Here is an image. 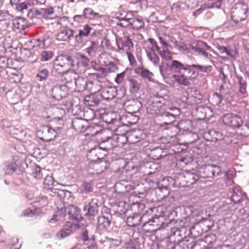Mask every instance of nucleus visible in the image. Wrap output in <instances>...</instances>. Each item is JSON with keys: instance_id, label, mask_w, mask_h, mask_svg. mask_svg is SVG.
Wrapping results in <instances>:
<instances>
[{"instance_id": "obj_1", "label": "nucleus", "mask_w": 249, "mask_h": 249, "mask_svg": "<svg viewBox=\"0 0 249 249\" xmlns=\"http://www.w3.org/2000/svg\"><path fill=\"white\" fill-rule=\"evenodd\" d=\"M191 67L200 71L207 73L210 72L212 69L211 66H202L198 64L184 65L177 60H173L169 66L172 71L178 73L173 75L175 81L178 84L184 86H189L191 84L190 81L196 79L198 75V73Z\"/></svg>"}, {"instance_id": "obj_2", "label": "nucleus", "mask_w": 249, "mask_h": 249, "mask_svg": "<svg viewBox=\"0 0 249 249\" xmlns=\"http://www.w3.org/2000/svg\"><path fill=\"white\" fill-rule=\"evenodd\" d=\"M166 102V99L161 96L151 97L149 104L147 107V113L156 116L165 115L166 116H169L171 115L175 117L174 115L165 111V105Z\"/></svg>"}, {"instance_id": "obj_3", "label": "nucleus", "mask_w": 249, "mask_h": 249, "mask_svg": "<svg viewBox=\"0 0 249 249\" xmlns=\"http://www.w3.org/2000/svg\"><path fill=\"white\" fill-rule=\"evenodd\" d=\"M72 60L67 55H59L54 61L52 72L56 76H59L71 68Z\"/></svg>"}, {"instance_id": "obj_4", "label": "nucleus", "mask_w": 249, "mask_h": 249, "mask_svg": "<svg viewBox=\"0 0 249 249\" xmlns=\"http://www.w3.org/2000/svg\"><path fill=\"white\" fill-rule=\"evenodd\" d=\"M248 5L245 2H240L235 5L232 8L231 13V18L236 23L245 20L247 17Z\"/></svg>"}, {"instance_id": "obj_5", "label": "nucleus", "mask_w": 249, "mask_h": 249, "mask_svg": "<svg viewBox=\"0 0 249 249\" xmlns=\"http://www.w3.org/2000/svg\"><path fill=\"white\" fill-rule=\"evenodd\" d=\"M125 135L127 142L130 143L141 142V144L143 146H146L149 144L146 134L141 130H132Z\"/></svg>"}, {"instance_id": "obj_6", "label": "nucleus", "mask_w": 249, "mask_h": 249, "mask_svg": "<svg viewBox=\"0 0 249 249\" xmlns=\"http://www.w3.org/2000/svg\"><path fill=\"white\" fill-rule=\"evenodd\" d=\"M221 119L224 124L231 127L237 128L242 124L241 118L233 113H229L224 114Z\"/></svg>"}, {"instance_id": "obj_7", "label": "nucleus", "mask_w": 249, "mask_h": 249, "mask_svg": "<svg viewBox=\"0 0 249 249\" xmlns=\"http://www.w3.org/2000/svg\"><path fill=\"white\" fill-rule=\"evenodd\" d=\"M110 144L107 145L105 147H102L103 150L108 151L115 147H121L127 142L126 137L125 134L114 135L109 140Z\"/></svg>"}, {"instance_id": "obj_8", "label": "nucleus", "mask_w": 249, "mask_h": 249, "mask_svg": "<svg viewBox=\"0 0 249 249\" xmlns=\"http://www.w3.org/2000/svg\"><path fill=\"white\" fill-rule=\"evenodd\" d=\"M187 102L190 105H198L201 103L203 96L200 92L195 88H189L187 90Z\"/></svg>"}, {"instance_id": "obj_9", "label": "nucleus", "mask_w": 249, "mask_h": 249, "mask_svg": "<svg viewBox=\"0 0 249 249\" xmlns=\"http://www.w3.org/2000/svg\"><path fill=\"white\" fill-rule=\"evenodd\" d=\"M117 89L110 87L104 88L101 89L100 95L105 100L109 101L114 99L117 95Z\"/></svg>"}, {"instance_id": "obj_10", "label": "nucleus", "mask_w": 249, "mask_h": 249, "mask_svg": "<svg viewBox=\"0 0 249 249\" xmlns=\"http://www.w3.org/2000/svg\"><path fill=\"white\" fill-rule=\"evenodd\" d=\"M111 132L109 130L103 129L102 130H96L94 133L91 134V136H97L98 139H100L102 142L109 143L111 139Z\"/></svg>"}, {"instance_id": "obj_11", "label": "nucleus", "mask_w": 249, "mask_h": 249, "mask_svg": "<svg viewBox=\"0 0 249 249\" xmlns=\"http://www.w3.org/2000/svg\"><path fill=\"white\" fill-rule=\"evenodd\" d=\"M135 72L150 82H153L154 80L153 73L143 67H137L135 69Z\"/></svg>"}, {"instance_id": "obj_12", "label": "nucleus", "mask_w": 249, "mask_h": 249, "mask_svg": "<svg viewBox=\"0 0 249 249\" xmlns=\"http://www.w3.org/2000/svg\"><path fill=\"white\" fill-rule=\"evenodd\" d=\"M219 169L216 166L207 165L202 167L200 171V177L202 178H213L215 176V169Z\"/></svg>"}, {"instance_id": "obj_13", "label": "nucleus", "mask_w": 249, "mask_h": 249, "mask_svg": "<svg viewBox=\"0 0 249 249\" xmlns=\"http://www.w3.org/2000/svg\"><path fill=\"white\" fill-rule=\"evenodd\" d=\"M42 134V139L46 141H50L53 140L57 135L55 130L50 127L49 125L43 127Z\"/></svg>"}, {"instance_id": "obj_14", "label": "nucleus", "mask_w": 249, "mask_h": 249, "mask_svg": "<svg viewBox=\"0 0 249 249\" xmlns=\"http://www.w3.org/2000/svg\"><path fill=\"white\" fill-rule=\"evenodd\" d=\"M72 232V224L71 223L68 222L64 228L56 233V236L58 239H61L69 236Z\"/></svg>"}, {"instance_id": "obj_15", "label": "nucleus", "mask_w": 249, "mask_h": 249, "mask_svg": "<svg viewBox=\"0 0 249 249\" xmlns=\"http://www.w3.org/2000/svg\"><path fill=\"white\" fill-rule=\"evenodd\" d=\"M73 36V30L64 28L57 35V39L60 41H67Z\"/></svg>"}, {"instance_id": "obj_16", "label": "nucleus", "mask_w": 249, "mask_h": 249, "mask_svg": "<svg viewBox=\"0 0 249 249\" xmlns=\"http://www.w3.org/2000/svg\"><path fill=\"white\" fill-rule=\"evenodd\" d=\"M148 220L151 222V224L152 225V227L150 228H145V231L146 232L152 233L153 232H155L160 229L161 227V224L160 222L159 217H156L149 218H148Z\"/></svg>"}, {"instance_id": "obj_17", "label": "nucleus", "mask_w": 249, "mask_h": 249, "mask_svg": "<svg viewBox=\"0 0 249 249\" xmlns=\"http://www.w3.org/2000/svg\"><path fill=\"white\" fill-rule=\"evenodd\" d=\"M61 76V80L65 83L72 82L76 80V73L72 71L66 70L65 72L59 74Z\"/></svg>"}, {"instance_id": "obj_18", "label": "nucleus", "mask_w": 249, "mask_h": 249, "mask_svg": "<svg viewBox=\"0 0 249 249\" xmlns=\"http://www.w3.org/2000/svg\"><path fill=\"white\" fill-rule=\"evenodd\" d=\"M86 123L81 119L76 118L72 121L73 128L78 132H84L86 129Z\"/></svg>"}, {"instance_id": "obj_19", "label": "nucleus", "mask_w": 249, "mask_h": 249, "mask_svg": "<svg viewBox=\"0 0 249 249\" xmlns=\"http://www.w3.org/2000/svg\"><path fill=\"white\" fill-rule=\"evenodd\" d=\"M231 199L234 203H239L245 199V196L239 188H235L233 190Z\"/></svg>"}, {"instance_id": "obj_20", "label": "nucleus", "mask_w": 249, "mask_h": 249, "mask_svg": "<svg viewBox=\"0 0 249 249\" xmlns=\"http://www.w3.org/2000/svg\"><path fill=\"white\" fill-rule=\"evenodd\" d=\"M13 26L15 29H18L19 31L24 30L29 27L26 20L25 18H18L14 20Z\"/></svg>"}, {"instance_id": "obj_21", "label": "nucleus", "mask_w": 249, "mask_h": 249, "mask_svg": "<svg viewBox=\"0 0 249 249\" xmlns=\"http://www.w3.org/2000/svg\"><path fill=\"white\" fill-rule=\"evenodd\" d=\"M184 178V181L189 184H193L195 183L199 178L196 174L192 173L189 171L185 172Z\"/></svg>"}, {"instance_id": "obj_22", "label": "nucleus", "mask_w": 249, "mask_h": 249, "mask_svg": "<svg viewBox=\"0 0 249 249\" xmlns=\"http://www.w3.org/2000/svg\"><path fill=\"white\" fill-rule=\"evenodd\" d=\"M177 126L180 131H187L192 127V123L188 120H181L178 123Z\"/></svg>"}, {"instance_id": "obj_23", "label": "nucleus", "mask_w": 249, "mask_h": 249, "mask_svg": "<svg viewBox=\"0 0 249 249\" xmlns=\"http://www.w3.org/2000/svg\"><path fill=\"white\" fill-rule=\"evenodd\" d=\"M83 16L85 18L89 19H93L97 18H100L99 14L95 12L90 8H85L83 11Z\"/></svg>"}, {"instance_id": "obj_24", "label": "nucleus", "mask_w": 249, "mask_h": 249, "mask_svg": "<svg viewBox=\"0 0 249 249\" xmlns=\"http://www.w3.org/2000/svg\"><path fill=\"white\" fill-rule=\"evenodd\" d=\"M68 214L72 219H78L80 217L79 209L72 205L69 206Z\"/></svg>"}, {"instance_id": "obj_25", "label": "nucleus", "mask_w": 249, "mask_h": 249, "mask_svg": "<svg viewBox=\"0 0 249 249\" xmlns=\"http://www.w3.org/2000/svg\"><path fill=\"white\" fill-rule=\"evenodd\" d=\"M128 82L130 91L131 93L138 92L140 89V84L138 81L134 78H130L128 80Z\"/></svg>"}, {"instance_id": "obj_26", "label": "nucleus", "mask_w": 249, "mask_h": 249, "mask_svg": "<svg viewBox=\"0 0 249 249\" xmlns=\"http://www.w3.org/2000/svg\"><path fill=\"white\" fill-rule=\"evenodd\" d=\"M84 211L86 212V214L89 216H94L98 212L97 207L91 205L90 203L85 206Z\"/></svg>"}, {"instance_id": "obj_27", "label": "nucleus", "mask_w": 249, "mask_h": 249, "mask_svg": "<svg viewBox=\"0 0 249 249\" xmlns=\"http://www.w3.org/2000/svg\"><path fill=\"white\" fill-rule=\"evenodd\" d=\"M131 25L133 29L135 30H139L142 28L144 26V22L143 21L138 18H131Z\"/></svg>"}, {"instance_id": "obj_28", "label": "nucleus", "mask_w": 249, "mask_h": 249, "mask_svg": "<svg viewBox=\"0 0 249 249\" xmlns=\"http://www.w3.org/2000/svg\"><path fill=\"white\" fill-rule=\"evenodd\" d=\"M75 84L79 91H83L86 89L87 81L83 78H78L75 81Z\"/></svg>"}, {"instance_id": "obj_29", "label": "nucleus", "mask_w": 249, "mask_h": 249, "mask_svg": "<svg viewBox=\"0 0 249 249\" xmlns=\"http://www.w3.org/2000/svg\"><path fill=\"white\" fill-rule=\"evenodd\" d=\"M200 46H205L206 49H211V48L208 46L206 43L203 41H198L195 45H191L189 46V50L192 53H196Z\"/></svg>"}, {"instance_id": "obj_30", "label": "nucleus", "mask_w": 249, "mask_h": 249, "mask_svg": "<svg viewBox=\"0 0 249 249\" xmlns=\"http://www.w3.org/2000/svg\"><path fill=\"white\" fill-rule=\"evenodd\" d=\"M93 28L89 24H86L84 26L83 30L79 31L78 36L80 37L88 36L90 32L92 31Z\"/></svg>"}, {"instance_id": "obj_31", "label": "nucleus", "mask_w": 249, "mask_h": 249, "mask_svg": "<svg viewBox=\"0 0 249 249\" xmlns=\"http://www.w3.org/2000/svg\"><path fill=\"white\" fill-rule=\"evenodd\" d=\"M41 16L44 18H48L51 17L54 13V9L52 7H49L46 8H41Z\"/></svg>"}, {"instance_id": "obj_32", "label": "nucleus", "mask_w": 249, "mask_h": 249, "mask_svg": "<svg viewBox=\"0 0 249 249\" xmlns=\"http://www.w3.org/2000/svg\"><path fill=\"white\" fill-rule=\"evenodd\" d=\"M142 216L137 215L136 217L134 216H129L127 219V224L128 226L134 227L139 224L140 220H141Z\"/></svg>"}, {"instance_id": "obj_33", "label": "nucleus", "mask_w": 249, "mask_h": 249, "mask_svg": "<svg viewBox=\"0 0 249 249\" xmlns=\"http://www.w3.org/2000/svg\"><path fill=\"white\" fill-rule=\"evenodd\" d=\"M137 102L133 101L130 104L126 107L127 111L130 113H135L139 110V106H137Z\"/></svg>"}, {"instance_id": "obj_34", "label": "nucleus", "mask_w": 249, "mask_h": 249, "mask_svg": "<svg viewBox=\"0 0 249 249\" xmlns=\"http://www.w3.org/2000/svg\"><path fill=\"white\" fill-rule=\"evenodd\" d=\"M147 212L146 213H144L141 217V221L143 222L142 227L143 230L145 231V228H150L152 227V225L151 224V222L148 219V215L147 214Z\"/></svg>"}, {"instance_id": "obj_35", "label": "nucleus", "mask_w": 249, "mask_h": 249, "mask_svg": "<svg viewBox=\"0 0 249 249\" xmlns=\"http://www.w3.org/2000/svg\"><path fill=\"white\" fill-rule=\"evenodd\" d=\"M53 53L51 51H43L40 54V60L42 61H47L50 60L53 56Z\"/></svg>"}, {"instance_id": "obj_36", "label": "nucleus", "mask_w": 249, "mask_h": 249, "mask_svg": "<svg viewBox=\"0 0 249 249\" xmlns=\"http://www.w3.org/2000/svg\"><path fill=\"white\" fill-rule=\"evenodd\" d=\"M82 193H89L93 191V188L91 182L85 181L81 185Z\"/></svg>"}, {"instance_id": "obj_37", "label": "nucleus", "mask_w": 249, "mask_h": 249, "mask_svg": "<svg viewBox=\"0 0 249 249\" xmlns=\"http://www.w3.org/2000/svg\"><path fill=\"white\" fill-rule=\"evenodd\" d=\"M148 42L149 44L148 45V48H150L153 53L157 52L159 53L160 51V48L158 45V43L153 39H149Z\"/></svg>"}, {"instance_id": "obj_38", "label": "nucleus", "mask_w": 249, "mask_h": 249, "mask_svg": "<svg viewBox=\"0 0 249 249\" xmlns=\"http://www.w3.org/2000/svg\"><path fill=\"white\" fill-rule=\"evenodd\" d=\"M110 224V221L107 217L105 216H100L98 218V224L103 228H108Z\"/></svg>"}, {"instance_id": "obj_39", "label": "nucleus", "mask_w": 249, "mask_h": 249, "mask_svg": "<svg viewBox=\"0 0 249 249\" xmlns=\"http://www.w3.org/2000/svg\"><path fill=\"white\" fill-rule=\"evenodd\" d=\"M41 16V11L36 8L30 9L27 13V16L30 18H39Z\"/></svg>"}, {"instance_id": "obj_40", "label": "nucleus", "mask_w": 249, "mask_h": 249, "mask_svg": "<svg viewBox=\"0 0 249 249\" xmlns=\"http://www.w3.org/2000/svg\"><path fill=\"white\" fill-rule=\"evenodd\" d=\"M159 53L161 57L166 60H170L172 58V53L168 49H162V51H160Z\"/></svg>"}, {"instance_id": "obj_41", "label": "nucleus", "mask_w": 249, "mask_h": 249, "mask_svg": "<svg viewBox=\"0 0 249 249\" xmlns=\"http://www.w3.org/2000/svg\"><path fill=\"white\" fill-rule=\"evenodd\" d=\"M113 115V113H105L102 116V119L107 124H113L114 121H116V120L112 117Z\"/></svg>"}, {"instance_id": "obj_42", "label": "nucleus", "mask_w": 249, "mask_h": 249, "mask_svg": "<svg viewBox=\"0 0 249 249\" xmlns=\"http://www.w3.org/2000/svg\"><path fill=\"white\" fill-rule=\"evenodd\" d=\"M98 44L99 43L96 41H92L91 42L90 46L87 48L86 50L87 52L89 54H90L91 53H94L97 51L98 49Z\"/></svg>"}, {"instance_id": "obj_43", "label": "nucleus", "mask_w": 249, "mask_h": 249, "mask_svg": "<svg viewBox=\"0 0 249 249\" xmlns=\"http://www.w3.org/2000/svg\"><path fill=\"white\" fill-rule=\"evenodd\" d=\"M49 71L45 69L40 71L37 74L36 77L40 81L45 80L48 76Z\"/></svg>"}, {"instance_id": "obj_44", "label": "nucleus", "mask_w": 249, "mask_h": 249, "mask_svg": "<svg viewBox=\"0 0 249 249\" xmlns=\"http://www.w3.org/2000/svg\"><path fill=\"white\" fill-rule=\"evenodd\" d=\"M223 100L222 96L215 92L213 95V97L212 98V101L213 102V104L215 105H219Z\"/></svg>"}, {"instance_id": "obj_45", "label": "nucleus", "mask_w": 249, "mask_h": 249, "mask_svg": "<svg viewBox=\"0 0 249 249\" xmlns=\"http://www.w3.org/2000/svg\"><path fill=\"white\" fill-rule=\"evenodd\" d=\"M167 249H186L185 247V244H174L170 243L168 244Z\"/></svg>"}, {"instance_id": "obj_46", "label": "nucleus", "mask_w": 249, "mask_h": 249, "mask_svg": "<svg viewBox=\"0 0 249 249\" xmlns=\"http://www.w3.org/2000/svg\"><path fill=\"white\" fill-rule=\"evenodd\" d=\"M148 57L150 60L155 65L159 64L160 62V58L159 56L154 53H149L147 54Z\"/></svg>"}, {"instance_id": "obj_47", "label": "nucleus", "mask_w": 249, "mask_h": 249, "mask_svg": "<svg viewBox=\"0 0 249 249\" xmlns=\"http://www.w3.org/2000/svg\"><path fill=\"white\" fill-rule=\"evenodd\" d=\"M131 18H122L117 22V25L127 27L131 25Z\"/></svg>"}, {"instance_id": "obj_48", "label": "nucleus", "mask_w": 249, "mask_h": 249, "mask_svg": "<svg viewBox=\"0 0 249 249\" xmlns=\"http://www.w3.org/2000/svg\"><path fill=\"white\" fill-rule=\"evenodd\" d=\"M123 45L124 47H128V50L133 47V43L132 40L128 36L124 37L123 40Z\"/></svg>"}, {"instance_id": "obj_49", "label": "nucleus", "mask_w": 249, "mask_h": 249, "mask_svg": "<svg viewBox=\"0 0 249 249\" xmlns=\"http://www.w3.org/2000/svg\"><path fill=\"white\" fill-rule=\"evenodd\" d=\"M90 84L92 85V87L90 89L91 92L95 93L99 92L101 89L99 81H96L95 83L91 82Z\"/></svg>"}, {"instance_id": "obj_50", "label": "nucleus", "mask_w": 249, "mask_h": 249, "mask_svg": "<svg viewBox=\"0 0 249 249\" xmlns=\"http://www.w3.org/2000/svg\"><path fill=\"white\" fill-rule=\"evenodd\" d=\"M216 48L220 53H226L228 56H232V54L231 51L228 50L225 46L218 45Z\"/></svg>"}, {"instance_id": "obj_51", "label": "nucleus", "mask_w": 249, "mask_h": 249, "mask_svg": "<svg viewBox=\"0 0 249 249\" xmlns=\"http://www.w3.org/2000/svg\"><path fill=\"white\" fill-rule=\"evenodd\" d=\"M33 176L36 178H42L41 174V169L39 166H36L33 169Z\"/></svg>"}, {"instance_id": "obj_52", "label": "nucleus", "mask_w": 249, "mask_h": 249, "mask_svg": "<svg viewBox=\"0 0 249 249\" xmlns=\"http://www.w3.org/2000/svg\"><path fill=\"white\" fill-rule=\"evenodd\" d=\"M93 98V96H89L85 98V101L87 103V105L89 106H94L98 104V101H94Z\"/></svg>"}, {"instance_id": "obj_53", "label": "nucleus", "mask_w": 249, "mask_h": 249, "mask_svg": "<svg viewBox=\"0 0 249 249\" xmlns=\"http://www.w3.org/2000/svg\"><path fill=\"white\" fill-rule=\"evenodd\" d=\"M210 50H211V49H206L205 46H200L196 53L207 58L208 57V53L206 51Z\"/></svg>"}, {"instance_id": "obj_54", "label": "nucleus", "mask_w": 249, "mask_h": 249, "mask_svg": "<svg viewBox=\"0 0 249 249\" xmlns=\"http://www.w3.org/2000/svg\"><path fill=\"white\" fill-rule=\"evenodd\" d=\"M125 76V71H123L120 73H119L117 75L116 77L115 78V81L117 84L122 83L124 80V78Z\"/></svg>"}, {"instance_id": "obj_55", "label": "nucleus", "mask_w": 249, "mask_h": 249, "mask_svg": "<svg viewBox=\"0 0 249 249\" xmlns=\"http://www.w3.org/2000/svg\"><path fill=\"white\" fill-rule=\"evenodd\" d=\"M93 168L95 170V174H97L102 173L105 169V168H102L101 163H95L92 164Z\"/></svg>"}, {"instance_id": "obj_56", "label": "nucleus", "mask_w": 249, "mask_h": 249, "mask_svg": "<svg viewBox=\"0 0 249 249\" xmlns=\"http://www.w3.org/2000/svg\"><path fill=\"white\" fill-rule=\"evenodd\" d=\"M116 66L113 63L108 65L105 69L106 72H114L117 70Z\"/></svg>"}, {"instance_id": "obj_57", "label": "nucleus", "mask_w": 249, "mask_h": 249, "mask_svg": "<svg viewBox=\"0 0 249 249\" xmlns=\"http://www.w3.org/2000/svg\"><path fill=\"white\" fill-rule=\"evenodd\" d=\"M126 54L131 65H134L136 63V60L134 56L130 51H126Z\"/></svg>"}, {"instance_id": "obj_58", "label": "nucleus", "mask_w": 249, "mask_h": 249, "mask_svg": "<svg viewBox=\"0 0 249 249\" xmlns=\"http://www.w3.org/2000/svg\"><path fill=\"white\" fill-rule=\"evenodd\" d=\"M28 8L27 4L25 2H21L17 5V9L20 12H23L24 10H26Z\"/></svg>"}, {"instance_id": "obj_59", "label": "nucleus", "mask_w": 249, "mask_h": 249, "mask_svg": "<svg viewBox=\"0 0 249 249\" xmlns=\"http://www.w3.org/2000/svg\"><path fill=\"white\" fill-rule=\"evenodd\" d=\"M29 3L32 4V5H42L44 4L47 0H27Z\"/></svg>"}, {"instance_id": "obj_60", "label": "nucleus", "mask_w": 249, "mask_h": 249, "mask_svg": "<svg viewBox=\"0 0 249 249\" xmlns=\"http://www.w3.org/2000/svg\"><path fill=\"white\" fill-rule=\"evenodd\" d=\"M159 39L160 44L162 46V49H167L170 45L166 42V40L161 36L159 37Z\"/></svg>"}, {"instance_id": "obj_61", "label": "nucleus", "mask_w": 249, "mask_h": 249, "mask_svg": "<svg viewBox=\"0 0 249 249\" xmlns=\"http://www.w3.org/2000/svg\"><path fill=\"white\" fill-rule=\"evenodd\" d=\"M239 91L243 94H246L247 85L245 82L242 83L241 81H239Z\"/></svg>"}, {"instance_id": "obj_62", "label": "nucleus", "mask_w": 249, "mask_h": 249, "mask_svg": "<svg viewBox=\"0 0 249 249\" xmlns=\"http://www.w3.org/2000/svg\"><path fill=\"white\" fill-rule=\"evenodd\" d=\"M133 205L135 207H136L138 209V210L137 213H139L138 215H139L141 214V213L143 211V209H144V208H145L144 205L142 203H138L136 204H134Z\"/></svg>"}, {"instance_id": "obj_63", "label": "nucleus", "mask_w": 249, "mask_h": 249, "mask_svg": "<svg viewBox=\"0 0 249 249\" xmlns=\"http://www.w3.org/2000/svg\"><path fill=\"white\" fill-rule=\"evenodd\" d=\"M44 184L48 186L52 185L53 183V178L51 176H47L44 179Z\"/></svg>"}, {"instance_id": "obj_64", "label": "nucleus", "mask_w": 249, "mask_h": 249, "mask_svg": "<svg viewBox=\"0 0 249 249\" xmlns=\"http://www.w3.org/2000/svg\"><path fill=\"white\" fill-rule=\"evenodd\" d=\"M82 239L84 242H86V241H88L89 237H88V231H86L83 232Z\"/></svg>"}]
</instances>
